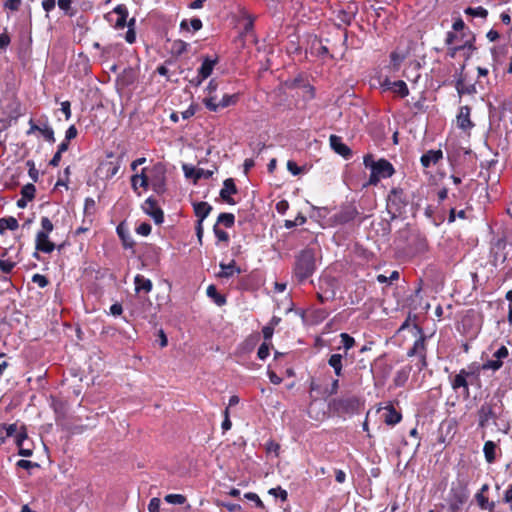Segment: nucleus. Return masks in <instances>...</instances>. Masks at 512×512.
<instances>
[{
  "label": "nucleus",
  "instance_id": "obj_54",
  "mask_svg": "<svg viewBox=\"0 0 512 512\" xmlns=\"http://www.w3.org/2000/svg\"><path fill=\"white\" fill-rule=\"evenodd\" d=\"M136 232L139 235L148 236L151 233V225L147 222H143L136 228Z\"/></svg>",
  "mask_w": 512,
  "mask_h": 512
},
{
  "label": "nucleus",
  "instance_id": "obj_52",
  "mask_svg": "<svg viewBox=\"0 0 512 512\" xmlns=\"http://www.w3.org/2000/svg\"><path fill=\"white\" fill-rule=\"evenodd\" d=\"M213 231H214L216 238L219 241L228 242V240H229L228 233L224 230L219 229L217 224L214 225Z\"/></svg>",
  "mask_w": 512,
  "mask_h": 512
},
{
  "label": "nucleus",
  "instance_id": "obj_21",
  "mask_svg": "<svg viewBox=\"0 0 512 512\" xmlns=\"http://www.w3.org/2000/svg\"><path fill=\"white\" fill-rule=\"evenodd\" d=\"M195 215L198 221L203 222L212 211V206L207 202H197L193 204Z\"/></svg>",
  "mask_w": 512,
  "mask_h": 512
},
{
  "label": "nucleus",
  "instance_id": "obj_35",
  "mask_svg": "<svg viewBox=\"0 0 512 512\" xmlns=\"http://www.w3.org/2000/svg\"><path fill=\"white\" fill-rule=\"evenodd\" d=\"M235 217L232 213H221L217 218V225L222 224L227 228H230L234 225Z\"/></svg>",
  "mask_w": 512,
  "mask_h": 512
},
{
  "label": "nucleus",
  "instance_id": "obj_29",
  "mask_svg": "<svg viewBox=\"0 0 512 512\" xmlns=\"http://www.w3.org/2000/svg\"><path fill=\"white\" fill-rule=\"evenodd\" d=\"M496 444L493 441H486L483 447L485 459L488 463H493L496 459Z\"/></svg>",
  "mask_w": 512,
  "mask_h": 512
},
{
  "label": "nucleus",
  "instance_id": "obj_20",
  "mask_svg": "<svg viewBox=\"0 0 512 512\" xmlns=\"http://www.w3.org/2000/svg\"><path fill=\"white\" fill-rule=\"evenodd\" d=\"M131 185L134 191L137 190L138 185L147 189L149 187V179L147 168H143L140 174L133 175L131 178Z\"/></svg>",
  "mask_w": 512,
  "mask_h": 512
},
{
  "label": "nucleus",
  "instance_id": "obj_12",
  "mask_svg": "<svg viewBox=\"0 0 512 512\" xmlns=\"http://www.w3.org/2000/svg\"><path fill=\"white\" fill-rule=\"evenodd\" d=\"M358 215V210L353 205H346L334 215L335 221L339 224H345L353 221Z\"/></svg>",
  "mask_w": 512,
  "mask_h": 512
},
{
  "label": "nucleus",
  "instance_id": "obj_33",
  "mask_svg": "<svg viewBox=\"0 0 512 512\" xmlns=\"http://www.w3.org/2000/svg\"><path fill=\"white\" fill-rule=\"evenodd\" d=\"M465 14L466 15H469L471 17H479V18H482V19H486L487 16H488V11L481 7V6H478V7H467L465 10H464Z\"/></svg>",
  "mask_w": 512,
  "mask_h": 512
},
{
  "label": "nucleus",
  "instance_id": "obj_61",
  "mask_svg": "<svg viewBox=\"0 0 512 512\" xmlns=\"http://www.w3.org/2000/svg\"><path fill=\"white\" fill-rule=\"evenodd\" d=\"M149 512H159L160 500L158 498H152L148 504Z\"/></svg>",
  "mask_w": 512,
  "mask_h": 512
},
{
  "label": "nucleus",
  "instance_id": "obj_2",
  "mask_svg": "<svg viewBox=\"0 0 512 512\" xmlns=\"http://www.w3.org/2000/svg\"><path fill=\"white\" fill-rule=\"evenodd\" d=\"M315 268V252L313 249L306 248L296 256L294 274L300 282L309 278L314 273Z\"/></svg>",
  "mask_w": 512,
  "mask_h": 512
},
{
  "label": "nucleus",
  "instance_id": "obj_1",
  "mask_svg": "<svg viewBox=\"0 0 512 512\" xmlns=\"http://www.w3.org/2000/svg\"><path fill=\"white\" fill-rule=\"evenodd\" d=\"M363 163L366 168L371 170L368 184L377 185L381 179L391 177L395 170L393 165L386 159L375 160L372 154L364 156Z\"/></svg>",
  "mask_w": 512,
  "mask_h": 512
},
{
  "label": "nucleus",
  "instance_id": "obj_17",
  "mask_svg": "<svg viewBox=\"0 0 512 512\" xmlns=\"http://www.w3.org/2000/svg\"><path fill=\"white\" fill-rule=\"evenodd\" d=\"M36 250L51 253L55 249L54 243L49 240L48 234L37 233L35 240Z\"/></svg>",
  "mask_w": 512,
  "mask_h": 512
},
{
  "label": "nucleus",
  "instance_id": "obj_5",
  "mask_svg": "<svg viewBox=\"0 0 512 512\" xmlns=\"http://www.w3.org/2000/svg\"><path fill=\"white\" fill-rule=\"evenodd\" d=\"M152 309V302L148 297L138 296L130 303V314L135 318L146 319Z\"/></svg>",
  "mask_w": 512,
  "mask_h": 512
},
{
  "label": "nucleus",
  "instance_id": "obj_46",
  "mask_svg": "<svg viewBox=\"0 0 512 512\" xmlns=\"http://www.w3.org/2000/svg\"><path fill=\"white\" fill-rule=\"evenodd\" d=\"M215 100H216L215 97H212V96L206 97L203 99V103L208 110L216 112V111H218L220 106H219V103L215 102Z\"/></svg>",
  "mask_w": 512,
  "mask_h": 512
},
{
  "label": "nucleus",
  "instance_id": "obj_9",
  "mask_svg": "<svg viewBox=\"0 0 512 512\" xmlns=\"http://www.w3.org/2000/svg\"><path fill=\"white\" fill-rule=\"evenodd\" d=\"M474 375L473 371H467L465 369H461L460 372L451 378V386L453 390L457 391L458 389H463V394L465 397L469 396V384L468 377Z\"/></svg>",
  "mask_w": 512,
  "mask_h": 512
},
{
  "label": "nucleus",
  "instance_id": "obj_45",
  "mask_svg": "<svg viewBox=\"0 0 512 512\" xmlns=\"http://www.w3.org/2000/svg\"><path fill=\"white\" fill-rule=\"evenodd\" d=\"M41 227L42 229L38 233L44 234H49L54 228L53 223L48 217L41 218Z\"/></svg>",
  "mask_w": 512,
  "mask_h": 512
},
{
  "label": "nucleus",
  "instance_id": "obj_64",
  "mask_svg": "<svg viewBox=\"0 0 512 512\" xmlns=\"http://www.w3.org/2000/svg\"><path fill=\"white\" fill-rule=\"evenodd\" d=\"M77 136V129L74 125H71L67 130L65 134V140L70 141L74 139Z\"/></svg>",
  "mask_w": 512,
  "mask_h": 512
},
{
  "label": "nucleus",
  "instance_id": "obj_56",
  "mask_svg": "<svg viewBox=\"0 0 512 512\" xmlns=\"http://www.w3.org/2000/svg\"><path fill=\"white\" fill-rule=\"evenodd\" d=\"M475 36L472 35L470 40H467L463 45L454 47V50H463L468 49L474 51L476 47L474 46Z\"/></svg>",
  "mask_w": 512,
  "mask_h": 512
},
{
  "label": "nucleus",
  "instance_id": "obj_26",
  "mask_svg": "<svg viewBox=\"0 0 512 512\" xmlns=\"http://www.w3.org/2000/svg\"><path fill=\"white\" fill-rule=\"evenodd\" d=\"M216 62V60L206 57L198 69V74H200L202 78H208L212 74Z\"/></svg>",
  "mask_w": 512,
  "mask_h": 512
},
{
  "label": "nucleus",
  "instance_id": "obj_53",
  "mask_svg": "<svg viewBox=\"0 0 512 512\" xmlns=\"http://www.w3.org/2000/svg\"><path fill=\"white\" fill-rule=\"evenodd\" d=\"M32 282L37 284L41 288L46 287L49 283L48 279L44 275H41V274L33 275Z\"/></svg>",
  "mask_w": 512,
  "mask_h": 512
},
{
  "label": "nucleus",
  "instance_id": "obj_18",
  "mask_svg": "<svg viewBox=\"0 0 512 512\" xmlns=\"http://www.w3.org/2000/svg\"><path fill=\"white\" fill-rule=\"evenodd\" d=\"M420 337L414 342L412 348L408 351V356H422L426 355V336L423 335L422 330H418Z\"/></svg>",
  "mask_w": 512,
  "mask_h": 512
},
{
  "label": "nucleus",
  "instance_id": "obj_34",
  "mask_svg": "<svg viewBox=\"0 0 512 512\" xmlns=\"http://www.w3.org/2000/svg\"><path fill=\"white\" fill-rule=\"evenodd\" d=\"M391 91L398 94L401 97H406L409 94L406 83L402 80L394 81L391 86Z\"/></svg>",
  "mask_w": 512,
  "mask_h": 512
},
{
  "label": "nucleus",
  "instance_id": "obj_25",
  "mask_svg": "<svg viewBox=\"0 0 512 512\" xmlns=\"http://www.w3.org/2000/svg\"><path fill=\"white\" fill-rule=\"evenodd\" d=\"M410 51H393L390 54L391 65L394 70H398L402 62L409 56Z\"/></svg>",
  "mask_w": 512,
  "mask_h": 512
},
{
  "label": "nucleus",
  "instance_id": "obj_39",
  "mask_svg": "<svg viewBox=\"0 0 512 512\" xmlns=\"http://www.w3.org/2000/svg\"><path fill=\"white\" fill-rule=\"evenodd\" d=\"M104 167L106 168V178L110 179L118 173L120 169V163L108 162L104 165Z\"/></svg>",
  "mask_w": 512,
  "mask_h": 512
},
{
  "label": "nucleus",
  "instance_id": "obj_57",
  "mask_svg": "<svg viewBox=\"0 0 512 512\" xmlns=\"http://www.w3.org/2000/svg\"><path fill=\"white\" fill-rule=\"evenodd\" d=\"M509 355V351L506 346L502 345L494 354L493 356L498 359L499 361H502V359L507 358Z\"/></svg>",
  "mask_w": 512,
  "mask_h": 512
},
{
  "label": "nucleus",
  "instance_id": "obj_50",
  "mask_svg": "<svg viewBox=\"0 0 512 512\" xmlns=\"http://www.w3.org/2000/svg\"><path fill=\"white\" fill-rule=\"evenodd\" d=\"M269 494L275 497H279L282 501H286L288 497L287 491L282 489L281 487L270 489Z\"/></svg>",
  "mask_w": 512,
  "mask_h": 512
},
{
  "label": "nucleus",
  "instance_id": "obj_6",
  "mask_svg": "<svg viewBox=\"0 0 512 512\" xmlns=\"http://www.w3.org/2000/svg\"><path fill=\"white\" fill-rule=\"evenodd\" d=\"M452 499L450 502V509L455 512L467 501L469 491L467 489V482H461L460 487L457 489L452 488Z\"/></svg>",
  "mask_w": 512,
  "mask_h": 512
},
{
  "label": "nucleus",
  "instance_id": "obj_19",
  "mask_svg": "<svg viewBox=\"0 0 512 512\" xmlns=\"http://www.w3.org/2000/svg\"><path fill=\"white\" fill-rule=\"evenodd\" d=\"M443 157L441 150H429L421 156V164L428 168L431 164H436Z\"/></svg>",
  "mask_w": 512,
  "mask_h": 512
},
{
  "label": "nucleus",
  "instance_id": "obj_59",
  "mask_svg": "<svg viewBox=\"0 0 512 512\" xmlns=\"http://www.w3.org/2000/svg\"><path fill=\"white\" fill-rule=\"evenodd\" d=\"M57 4L58 7L66 14L72 15V13L69 12L71 9L72 0H58Z\"/></svg>",
  "mask_w": 512,
  "mask_h": 512
},
{
  "label": "nucleus",
  "instance_id": "obj_42",
  "mask_svg": "<svg viewBox=\"0 0 512 512\" xmlns=\"http://www.w3.org/2000/svg\"><path fill=\"white\" fill-rule=\"evenodd\" d=\"M502 365H503V362L499 361L498 359L488 360L487 362L482 364L481 369L497 371L502 367Z\"/></svg>",
  "mask_w": 512,
  "mask_h": 512
},
{
  "label": "nucleus",
  "instance_id": "obj_58",
  "mask_svg": "<svg viewBox=\"0 0 512 512\" xmlns=\"http://www.w3.org/2000/svg\"><path fill=\"white\" fill-rule=\"evenodd\" d=\"M21 0H7L4 3V8L10 11H17L20 7Z\"/></svg>",
  "mask_w": 512,
  "mask_h": 512
},
{
  "label": "nucleus",
  "instance_id": "obj_14",
  "mask_svg": "<svg viewBox=\"0 0 512 512\" xmlns=\"http://www.w3.org/2000/svg\"><path fill=\"white\" fill-rule=\"evenodd\" d=\"M331 148L342 157L348 159L352 155L351 149L342 142L341 137L337 135H331L329 138Z\"/></svg>",
  "mask_w": 512,
  "mask_h": 512
},
{
  "label": "nucleus",
  "instance_id": "obj_55",
  "mask_svg": "<svg viewBox=\"0 0 512 512\" xmlns=\"http://www.w3.org/2000/svg\"><path fill=\"white\" fill-rule=\"evenodd\" d=\"M287 169L290 173H292L293 175H299L302 173L303 171V168L302 167H299L294 161L292 160H289L287 162Z\"/></svg>",
  "mask_w": 512,
  "mask_h": 512
},
{
  "label": "nucleus",
  "instance_id": "obj_23",
  "mask_svg": "<svg viewBox=\"0 0 512 512\" xmlns=\"http://www.w3.org/2000/svg\"><path fill=\"white\" fill-rule=\"evenodd\" d=\"M117 234L119 238L121 239L123 246L125 248H132L134 245V241L129 233V230L124 226L123 223H120L117 226Z\"/></svg>",
  "mask_w": 512,
  "mask_h": 512
},
{
  "label": "nucleus",
  "instance_id": "obj_44",
  "mask_svg": "<svg viewBox=\"0 0 512 512\" xmlns=\"http://www.w3.org/2000/svg\"><path fill=\"white\" fill-rule=\"evenodd\" d=\"M340 338H341V343H342V345H343V347L345 348L346 351L351 349L355 345L354 338L351 337L347 333H341L340 334Z\"/></svg>",
  "mask_w": 512,
  "mask_h": 512
},
{
  "label": "nucleus",
  "instance_id": "obj_49",
  "mask_svg": "<svg viewBox=\"0 0 512 512\" xmlns=\"http://www.w3.org/2000/svg\"><path fill=\"white\" fill-rule=\"evenodd\" d=\"M16 466L18 468H22V469H25V470H30L32 468H38L39 467V464L36 463V462H32V461H29V460H19L17 463H16Z\"/></svg>",
  "mask_w": 512,
  "mask_h": 512
},
{
  "label": "nucleus",
  "instance_id": "obj_38",
  "mask_svg": "<svg viewBox=\"0 0 512 512\" xmlns=\"http://www.w3.org/2000/svg\"><path fill=\"white\" fill-rule=\"evenodd\" d=\"M134 25H135V19L131 18L127 24L128 31L126 32V35H125V40L130 44L134 43L136 40V33L134 30Z\"/></svg>",
  "mask_w": 512,
  "mask_h": 512
},
{
  "label": "nucleus",
  "instance_id": "obj_22",
  "mask_svg": "<svg viewBox=\"0 0 512 512\" xmlns=\"http://www.w3.org/2000/svg\"><path fill=\"white\" fill-rule=\"evenodd\" d=\"M135 290L137 293L144 291L149 293L152 290L153 284L150 279L145 278L143 275H136L134 278Z\"/></svg>",
  "mask_w": 512,
  "mask_h": 512
},
{
  "label": "nucleus",
  "instance_id": "obj_3",
  "mask_svg": "<svg viewBox=\"0 0 512 512\" xmlns=\"http://www.w3.org/2000/svg\"><path fill=\"white\" fill-rule=\"evenodd\" d=\"M408 204V197L400 187L393 188L387 196V208L392 218L402 214Z\"/></svg>",
  "mask_w": 512,
  "mask_h": 512
},
{
  "label": "nucleus",
  "instance_id": "obj_11",
  "mask_svg": "<svg viewBox=\"0 0 512 512\" xmlns=\"http://www.w3.org/2000/svg\"><path fill=\"white\" fill-rule=\"evenodd\" d=\"M357 13V7L354 4H349L345 9H340L335 12L338 23L337 27L342 25L348 26L352 23Z\"/></svg>",
  "mask_w": 512,
  "mask_h": 512
},
{
  "label": "nucleus",
  "instance_id": "obj_16",
  "mask_svg": "<svg viewBox=\"0 0 512 512\" xmlns=\"http://www.w3.org/2000/svg\"><path fill=\"white\" fill-rule=\"evenodd\" d=\"M219 267H220L221 271L217 273L218 278H231L235 274L241 273V269L236 266L235 260H231L227 264L224 262H221L219 264Z\"/></svg>",
  "mask_w": 512,
  "mask_h": 512
},
{
  "label": "nucleus",
  "instance_id": "obj_40",
  "mask_svg": "<svg viewBox=\"0 0 512 512\" xmlns=\"http://www.w3.org/2000/svg\"><path fill=\"white\" fill-rule=\"evenodd\" d=\"M165 501L170 504L182 505L185 503L186 498L181 494H168L165 496Z\"/></svg>",
  "mask_w": 512,
  "mask_h": 512
},
{
  "label": "nucleus",
  "instance_id": "obj_27",
  "mask_svg": "<svg viewBox=\"0 0 512 512\" xmlns=\"http://www.w3.org/2000/svg\"><path fill=\"white\" fill-rule=\"evenodd\" d=\"M342 358L341 354H332L328 359V364L334 369L336 376H342Z\"/></svg>",
  "mask_w": 512,
  "mask_h": 512
},
{
  "label": "nucleus",
  "instance_id": "obj_8",
  "mask_svg": "<svg viewBox=\"0 0 512 512\" xmlns=\"http://www.w3.org/2000/svg\"><path fill=\"white\" fill-rule=\"evenodd\" d=\"M128 10L125 5L116 6L111 13L106 15V19L109 22H114V27L117 29H123L127 23Z\"/></svg>",
  "mask_w": 512,
  "mask_h": 512
},
{
  "label": "nucleus",
  "instance_id": "obj_47",
  "mask_svg": "<svg viewBox=\"0 0 512 512\" xmlns=\"http://www.w3.org/2000/svg\"><path fill=\"white\" fill-rule=\"evenodd\" d=\"M15 265L16 263L13 261L0 259V270L5 274H9Z\"/></svg>",
  "mask_w": 512,
  "mask_h": 512
},
{
  "label": "nucleus",
  "instance_id": "obj_15",
  "mask_svg": "<svg viewBox=\"0 0 512 512\" xmlns=\"http://www.w3.org/2000/svg\"><path fill=\"white\" fill-rule=\"evenodd\" d=\"M238 192L237 187L232 178H227L223 182V188L220 190V197L226 203L233 205L235 201L231 198L232 194H236Z\"/></svg>",
  "mask_w": 512,
  "mask_h": 512
},
{
  "label": "nucleus",
  "instance_id": "obj_43",
  "mask_svg": "<svg viewBox=\"0 0 512 512\" xmlns=\"http://www.w3.org/2000/svg\"><path fill=\"white\" fill-rule=\"evenodd\" d=\"M2 430H5V432H6V436L0 438L1 442L3 443L6 439V437L13 436L16 433L17 425L16 424H9V425L0 424V432Z\"/></svg>",
  "mask_w": 512,
  "mask_h": 512
},
{
  "label": "nucleus",
  "instance_id": "obj_41",
  "mask_svg": "<svg viewBox=\"0 0 512 512\" xmlns=\"http://www.w3.org/2000/svg\"><path fill=\"white\" fill-rule=\"evenodd\" d=\"M36 188L33 184L29 183L23 186L21 190L22 197L32 200L35 197Z\"/></svg>",
  "mask_w": 512,
  "mask_h": 512
},
{
  "label": "nucleus",
  "instance_id": "obj_4",
  "mask_svg": "<svg viewBox=\"0 0 512 512\" xmlns=\"http://www.w3.org/2000/svg\"><path fill=\"white\" fill-rule=\"evenodd\" d=\"M149 185H151L152 189L157 194H162L165 192V182H166V170L165 167L161 163L155 164L151 169H147Z\"/></svg>",
  "mask_w": 512,
  "mask_h": 512
},
{
  "label": "nucleus",
  "instance_id": "obj_24",
  "mask_svg": "<svg viewBox=\"0 0 512 512\" xmlns=\"http://www.w3.org/2000/svg\"><path fill=\"white\" fill-rule=\"evenodd\" d=\"M455 88H456L459 96H462L464 94L472 95L477 92L475 84L466 85L462 76H460L457 79Z\"/></svg>",
  "mask_w": 512,
  "mask_h": 512
},
{
  "label": "nucleus",
  "instance_id": "obj_31",
  "mask_svg": "<svg viewBox=\"0 0 512 512\" xmlns=\"http://www.w3.org/2000/svg\"><path fill=\"white\" fill-rule=\"evenodd\" d=\"M19 227L18 221L14 217L0 218V233L3 234L5 230H16Z\"/></svg>",
  "mask_w": 512,
  "mask_h": 512
},
{
  "label": "nucleus",
  "instance_id": "obj_51",
  "mask_svg": "<svg viewBox=\"0 0 512 512\" xmlns=\"http://www.w3.org/2000/svg\"><path fill=\"white\" fill-rule=\"evenodd\" d=\"M270 347L266 342L262 343L258 349L257 355L261 360H265L269 356Z\"/></svg>",
  "mask_w": 512,
  "mask_h": 512
},
{
  "label": "nucleus",
  "instance_id": "obj_62",
  "mask_svg": "<svg viewBox=\"0 0 512 512\" xmlns=\"http://www.w3.org/2000/svg\"><path fill=\"white\" fill-rule=\"evenodd\" d=\"M212 176V172L211 171H208V170H204V169H197L195 171V181L201 179V178H209Z\"/></svg>",
  "mask_w": 512,
  "mask_h": 512
},
{
  "label": "nucleus",
  "instance_id": "obj_60",
  "mask_svg": "<svg viewBox=\"0 0 512 512\" xmlns=\"http://www.w3.org/2000/svg\"><path fill=\"white\" fill-rule=\"evenodd\" d=\"M503 501L509 504V508L512 511V483L508 486L504 493Z\"/></svg>",
  "mask_w": 512,
  "mask_h": 512
},
{
  "label": "nucleus",
  "instance_id": "obj_32",
  "mask_svg": "<svg viewBox=\"0 0 512 512\" xmlns=\"http://www.w3.org/2000/svg\"><path fill=\"white\" fill-rule=\"evenodd\" d=\"M475 499L477 501L478 506L482 510H488L489 512H492L495 508V503L489 502L488 498L485 496V494L482 493H476Z\"/></svg>",
  "mask_w": 512,
  "mask_h": 512
},
{
  "label": "nucleus",
  "instance_id": "obj_36",
  "mask_svg": "<svg viewBox=\"0 0 512 512\" xmlns=\"http://www.w3.org/2000/svg\"><path fill=\"white\" fill-rule=\"evenodd\" d=\"M40 133L50 143L55 142L54 131L48 123H44L40 129Z\"/></svg>",
  "mask_w": 512,
  "mask_h": 512
},
{
  "label": "nucleus",
  "instance_id": "obj_63",
  "mask_svg": "<svg viewBox=\"0 0 512 512\" xmlns=\"http://www.w3.org/2000/svg\"><path fill=\"white\" fill-rule=\"evenodd\" d=\"M4 110L6 111H19L20 110V105L17 101L15 100H9L5 106H4Z\"/></svg>",
  "mask_w": 512,
  "mask_h": 512
},
{
  "label": "nucleus",
  "instance_id": "obj_37",
  "mask_svg": "<svg viewBox=\"0 0 512 512\" xmlns=\"http://www.w3.org/2000/svg\"><path fill=\"white\" fill-rule=\"evenodd\" d=\"M238 101V95L237 94H226L223 96L221 101L219 102L220 108H226L232 105H235Z\"/></svg>",
  "mask_w": 512,
  "mask_h": 512
},
{
  "label": "nucleus",
  "instance_id": "obj_30",
  "mask_svg": "<svg viewBox=\"0 0 512 512\" xmlns=\"http://www.w3.org/2000/svg\"><path fill=\"white\" fill-rule=\"evenodd\" d=\"M207 295L218 306H223L224 304H226V297L224 295L218 293V291L214 285H209L207 287Z\"/></svg>",
  "mask_w": 512,
  "mask_h": 512
},
{
  "label": "nucleus",
  "instance_id": "obj_28",
  "mask_svg": "<svg viewBox=\"0 0 512 512\" xmlns=\"http://www.w3.org/2000/svg\"><path fill=\"white\" fill-rule=\"evenodd\" d=\"M402 419L400 412L396 411L393 407H389L387 412L384 414V422L387 425H395Z\"/></svg>",
  "mask_w": 512,
  "mask_h": 512
},
{
  "label": "nucleus",
  "instance_id": "obj_10",
  "mask_svg": "<svg viewBox=\"0 0 512 512\" xmlns=\"http://www.w3.org/2000/svg\"><path fill=\"white\" fill-rule=\"evenodd\" d=\"M143 211L151 216L156 224H161L164 220V213L161 208L158 207L156 200L149 197L142 204Z\"/></svg>",
  "mask_w": 512,
  "mask_h": 512
},
{
  "label": "nucleus",
  "instance_id": "obj_13",
  "mask_svg": "<svg viewBox=\"0 0 512 512\" xmlns=\"http://www.w3.org/2000/svg\"><path fill=\"white\" fill-rule=\"evenodd\" d=\"M471 108L462 106L457 115V126L463 131H469L474 127V123L470 119Z\"/></svg>",
  "mask_w": 512,
  "mask_h": 512
},
{
  "label": "nucleus",
  "instance_id": "obj_7",
  "mask_svg": "<svg viewBox=\"0 0 512 512\" xmlns=\"http://www.w3.org/2000/svg\"><path fill=\"white\" fill-rule=\"evenodd\" d=\"M478 417V425L481 428L487 427L490 420L495 421L498 418L495 411V404L492 402H484L478 410Z\"/></svg>",
  "mask_w": 512,
  "mask_h": 512
},
{
  "label": "nucleus",
  "instance_id": "obj_48",
  "mask_svg": "<svg viewBox=\"0 0 512 512\" xmlns=\"http://www.w3.org/2000/svg\"><path fill=\"white\" fill-rule=\"evenodd\" d=\"M244 497L250 501H253V503H255L258 508H261V509L265 508L264 503L262 502V500L259 498V496L256 493L248 492L244 495Z\"/></svg>",
  "mask_w": 512,
  "mask_h": 512
}]
</instances>
